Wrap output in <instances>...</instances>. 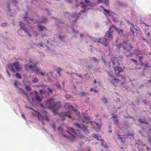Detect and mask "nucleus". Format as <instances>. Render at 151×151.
Returning <instances> with one entry per match:
<instances>
[{
  "label": "nucleus",
  "mask_w": 151,
  "mask_h": 151,
  "mask_svg": "<svg viewBox=\"0 0 151 151\" xmlns=\"http://www.w3.org/2000/svg\"><path fill=\"white\" fill-rule=\"evenodd\" d=\"M109 67H111L110 64L112 63V67L114 68L115 73L116 74V76L117 77H119L120 75L119 74L120 73L122 72L123 71L124 69L119 66H115V63L112 60H111L109 62Z\"/></svg>",
  "instance_id": "3"
},
{
  "label": "nucleus",
  "mask_w": 151,
  "mask_h": 151,
  "mask_svg": "<svg viewBox=\"0 0 151 151\" xmlns=\"http://www.w3.org/2000/svg\"><path fill=\"white\" fill-rule=\"evenodd\" d=\"M131 61L134 62L136 64V65H137V61L136 60L134 59H132L131 60Z\"/></svg>",
  "instance_id": "45"
},
{
  "label": "nucleus",
  "mask_w": 151,
  "mask_h": 151,
  "mask_svg": "<svg viewBox=\"0 0 151 151\" xmlns=\"http://www.w3.org/2000/svg\"><path fill=\"white\" fill-rule=\"evenodd\" d=\"M16 76L17 77L19 78V79H21L22 78V76L19 73H17L15 74Z\"/></svg>",
  "instance_id": "32"
},
{
  "label": "nucleus",
  "mask_w": 151,
  "mask_h": 151,
  "mask_svg": "<svg viewBox=\"0 0 151 151\" xmlns=\"http://www.w3.org/2000/svg\"><path fill=\"white\" fill-rule=\"evenodd\" d=\"M35 98L36 100H37V101L39 102H41L42 100V98L40 97L39 95V94L38 93V92L37 91H35Z\"/></svg>",
  "instance_id": "10"
},
{
  "label": "nucleus",
  "mask_w": 151,
  "mask_h": 151,
  "mask_svg": "<svg viewBox=\"0 0 151 151\" xmlns=\"http://www.w3.org/2000/svg\"><path fill=\"white\" fill-rule=\"evenodd\" d=\"M149 137L148 140L150 142V145L151 146V137H150V136H149Z\"/></svg>",
  "instance_id": "54"
},
{
  "label": "nucleus",
  "mask_w": 151,
  "mask_h": 151,
  "mask_svg": "<svg viewBox=\"0 0 151 151\" xmlns=\"http://www.w3.org/2000/svg\"><path fill=\"white\" fill-rule=\"evenodd\" d=\"M33 60L32 59H30L28 62H29V63H32V62H33Z\"/></svg>",
  "instance_id": "57"
},
{
  "label": "nucleus",
  "mask_w": 151,
  "mask_h": 151,
  "mask_svg": "<svg viewBox=\"0 0 151 151\" xmlns=\"http://www.w3.org/2000/svg\"><path fill=\"white\" fill-rule=\"evenodd\" d=\"M55 85L57 88L60 89L61 88V86L58 82H56V83L55 84Z\"/></svg>",
  "instance_id": "22"
},
{
  "label": "nucleus",
  "mask_w": 151,
  "mask_h": 151,
  "mask_svg": "<svg viewBox=\"0 0 151 151\" xmlns=\"http://www.w3.org/2000/svg\"><path fill=\"white\" fill-rule=\"evenodd\" d=\"M114 122L115 123H116V124H118V120L117 119H114Z\"/></svg>",
  "instance_id": "47"
},
{
  "label": "nucleus",
  "mask_w": 151,
  "mask_h": 151,
  "mask_svg": "<svg viewBox=\"0 0 151 151\" xmlns=\"http://www.w3.org/2000/svg\"><path fill=\"white\" fill-rule=\"evenodd\" d=\"M32 81L34 83H36L38 82V79L37 78L35 77L33 79Z\"/></svg>",
  "instance_id": "23"
},
{
  "label": "nucleus",
  "mask_w": 151,
  "mask_h": 151,
  "mask_svg": "<svg viewBox=\"0 0 151 151\" xmlns=\"http://www.w3.org/2000/svg\"><path fill=\"white\" fill-rule=\"evenodd\" d=\"M7 24L6 23H3L1 24V26L2 27H5L6 26Z\"/></svg>",
  "instance_id": "44"
},
{
  "label": "nucleus",
  "mask_w": 151,
  "mask_h": 151,
  "mask_svg": "<svg viewBox=\"0 0 151 151\" xmlns=\"http://www.w3.org/2000/svg\"><path fill=\"white\" fill-rule=\"evenodd\" d=\"M74 74H75L77 76H78L79 78H82V76L81 75H78V74H77V73H74Z\"/></svg>",
  "instance_id": "46"
},
{
  "label": "nucleus",
  "mask_w": 151,
  "mask_h": 151,
  "mask_svg": "<svg viewBox=\"0 0 151 151\" xmlns=\"http://www.w3.org/2000/svg\"><path fill=\"white\" fill-rule=\"evenodd\" d=\"M146 149L147 150V151H149V150L150 149V148L148 147H146Z\"/></svg>",
  "instance_id": "64"
},
{
  "label": "nucleus",
  "mask_w": 151,
  "mask_h": 151,
  "mask_svg": "<svg viewBox=\"0 0 151 151\" xmlns=\"http://www.w3.org/2000/svg\"><path fill=\"white\" fill-rule=\"evenodd\" d=\"M24 97H25V98L26 99L27 101L29 103H30L31 100L29 98L28 95L27 94V95H26L25 96H24Z\"/></svg>",
  "instance_id": "20"
},
{
  "label": "nucleus",
  "mask_w": 151,
  "mask_h": 151,
  "mask_svg": "<svg viewBox=\"0 0 151 151\" xmlns=\"http://www.w3.org/2000/svg\"><path fill=\"white\" fill-rule=\"evenodd\" d=\"M21 116L24 119H25V120H26L25 116L24 115V114H22L21 115Z\"/></svg>",
  "instance_id": "56"
},
{
  "label": "nucleus",
  "mask_w": 151,
  "mask_h": 151,
  "mask_svg": "<svg viewBox=\"0 0 151 151\" xmlns=\"http://www.w3.org/2000/svg\"><path fill=\"white\" fill-rule=\"evenodd\" d=\"M6 72L9 76V77H10V74L7 69H6Z\"/></svg>",
  "instance_id": "52"
},
{
  "label": "nucleus",
  "mask_w": 151,
  "mask_h": 151,
  "mask_svg": "<svg viewBox=\"0 0 151 151\" xmlns=\"http://www.w3.org/2000/svg\"><path fill=\"white\" fill-rule=\"evenodd\" d=\"M129 47L130 48H133V47L131 44H129Z\"/></svg>",
  "instance_id": "59"
},
{
  "label": "nucleus",
  "mask_w": 151,
  "mask_h": 151,
  "mask_svg": "<svg viewBox=\"0 0 151 151\" xmlns=\"http://www.w3.org/2000/svg\"><path fill=\"white\" fill-rule=\"evenodd\" d=\"M32 109V110H33L35 112V113L36 114H37V116H38V119H40V118H39V115H40V113H39V112H38L37 111H35V110H34L32 108H31L30 109Z\"/></svg>",
  "instance_id": "30"
},
{
  "label": "nucleus",
  "mask_w": 151,
  "mask_h": 151,
  "mask_svg": "<svg viewBox=\"0 0 151 151\" xmlns=\"http://www.w3.org/2000/svg\"><path fill=\"white\" fill-rule=\"evenodd\" d=\"M85 93L84 92H81V95L82 96H83L85 95Z\"/></svg>",
  "instance_id": "58"
},
{
  "label": "nucleus",
  "mask_w": 151,
  "mask_h": 151,
  "mask_svg": "<svg viewBox=\"0 0 151 151\" xmlns=\"http://www.w3.org/2000/svg\"><path fill=\"white\" fill-rule=\"evenodd\" d=\"M46 107L45 108L50 109L52 110V112L56 114L57 113L58 110L60 107V103L56 102L55 103L54 100L52 99L48 100L45 103Z\"/></svg>",
  "instance_id": "2"
},
{
  "label": "nucleus",
  "mask_w": 151,
  "mask_h": 151,
  "mask_svg": "<svg viewBox=\"0 0 151 151\" xmlns=\"http://www.w3.org/2000/svg\"><path fill=\"white\" fill-rule=\"evenodd\" d=\"M142 57H139V61L140 62H141V61H142L141 59H142Z\"/></svg>",
  "instance_id": "62"
},
{
  "label": "nucleus",
  "mask_w": 151,
  "mask_h": 151,
  "mask_svg": "<svg viewBox=\"0 0 151 151\" xmlns=\"http://www.w3.org/2000/svg\"><path fill=\"white\" fill-rule=\"evenodd\" d=\"M112 35L111 34V32L108 31L106 33L104 37L106 38L108 40H112L113 39Z\"/></svg>",
  "instance_id": "7"
},
{
  "label": "nucleus",
  "mask_w": 151,
  "mask_h": 151,
  "mask_svg": "<svg viewBox=\"0 0 151 151\" xmlns=\"http://www.w3.org/2000/svg\"><path fill=\"white\" fill-rule=\"evenodd\" d=\"M102 101H103L105 103L107 104V99L105 98H104L102 100Z\"/></svg>",
  "instance_id": "36"
},
{
  "label": "nucleus",
  "mask_w": 151,
  "mask_h": 151,
  "mask_svg": "<svg viewBox=\"0 0 151 151\" xmlns=\"http://www.w3.org/2000/svg\"><path fill=\"white\" fill-rule=\"evenodd\" d=\"M40 68H37L36 69H34L33 71H34L36 74H39L40 72Z\"/></svg>",
  "instance_id": "18"
},
{
  "label": "nucleus",
  "mask_w": 151,
  "mask_h": 151,
  "mask_svg": "<svg viewBox=\"0 0 151 151\" xmlns=\"http://www.w3.org/2000/svg\"><path fill=\"white\" fill-rule=\"evenodd\" d=\"M81 5V8H86V5L84 4L83 2H81L80 4H77L76 6V7H77L78 6V5Z\"/></svg>",
  "instance_id": "15"
},
{
  "label": "nucleus",
  "mask_w": 151,
  "mask_h": 151,
  "mask_svg": "<svg viewBox=\"0 0 151 151\" xmlns=\"http://www.w3.org/2000/svg\"><path fill=\"white\" fill-rule=\"evenodd\" d=\"M67 100L71 99H73V97L70 95H66L65 96Z\"/></svg>",
  "instance_id": "25"
},
{
  "label": "nucleus",
  "mask_w": 151,
  "mask_h": 151,
  "mask_svg": "<svg viewBox=\"0 0 151 151\" xmlns=\"http://www.w3.org/2000/svg\"><path fill=\"white\" fill-rule=\"evenodd\" d=\"M7 67L13 73H14L15 72V69H16L17 72L19 71L20 69L18 62L14 63L12 64H9Z\"/></svg>",
  "instance_id": "4"
},
{
  "label": "nucleus",
  "mask_w": 151,
  "mask_h": 151,
  "mask_svg": "<svg viewBox=\"0 0 151 151\" xmlns=\"http://www.w3.org/2000/svg\"><path fill=\"white\" fill-rule=\"evenodd\" d=\"M67 132L70 134L67 136L66 135H63V136L67 139V140L73 142L75 141L76 138H84L85 136L80 134V132L76 131L72 128H69Z\"/></svg>",
  "instance_id": "1"
},
{
  "label": "nucleus",
  "mask_w": 151,
  "mask_h": 151,
  "mask_svg": "<svg viewBox=\"0 0 151 151\" xmlns=\"http://www.w3.org/2000/svg\"><path fill=\"white\" fill-rule=\"evenodd\" d=\"M19 24H20V25L21 28L23 30H24V31L26 33H27V35H28L29 37H31V35L30 34V33L28 31H27L26 30L25 24H24L23 23H22L21 22H19Z\"/></svg>",
  "instance_id": "6"
},
{
  "label": "nucleus",
  "mask_w": 151,
  "mask_h": 151,
  "mask_svg": "<svg viewBox=\"0 0 151 151\" xmlns=\"http://www.w3.org/2000/svg\"><path fill=\"white\" fill-rule=\"evenodd\" d=\"M80 14H79L75 13L73 15V17H76V20L78 19V17L80 16Z\"/></svg>",
  "instance_id": "28"
},
{
  "label": "nucleus",
  "mask_w": 151,
  "mask_h": 151,
  "mask_svg": "<svg viewBox=\"0 0 151 151\" xmlns=\"http://www.w3.org/2000/svg\"><path fill=\"white\" fill-rule=\"evenodd\" d=\"M108 40L104 37L103 39L102 42L101 43L104 45L105 46H106L108 45V42L107 41Z\"/></svg>",
  "instance_id": "14"
},
{
  "label": "nucleus",
  "mask_w": 151,
  "mask_h": 151,
  "mask_svg": "<svg viewBox=\"0 0 151 151\" xmlns=\"http://www.w3.org/2000/svg\"><path fill=\"white\" fill-rule=\"evenodd\" d=\"M93 91L95 92H99V91L98 90H96V89H93Z\"/></svg>",
  "instance_id": "63"
},
{
  "label": "nucleus",
  "mask_w": 151,
  "mask_h": 151,
  "mask_svg": "<svg viewBox=\"0 0 151 151\" xmlns=\"http://www.w3.org/2000/svg\"><path fill=\"white\" fill-rule=\"evenodd\" d=\"M117 135H118V139H122V138L121 137H120V135L119 134H117Z\"/></svg>",
  "instance_id": "55"
},
{
  "label": "nucleus",
  "mask_w": 151,
  "mask_h": 151,
  "mask_svg": "<svg viewBox=\"0 0 151 151\" xmlns=\"http://www.w3.org/2000/svg\"><path fill=\"white\" fill-rule=\"evenodd\" d=\"M38 62H37L34 64V65H30L29 66V68L31 69L32 70H33L34 69H36L37 68V64L38 63Z\"/></svg>",
  "instance_id": "12"
},
{
  "label": "nucleus",
  "mask_w": 151,
  "mask_h": 151,
  "mask_svg": "<svg viewBox=\"0 0 151 151\" xmlns=\"http://www.w3.org/2000/svg\"><path fill=\"white\" fill-rule=\"evenodd\" d=\"M108 74L109 77L113 79V80L111 79L110 80V82L115 86H116L117 85V83L119 82V80L116 78H114L113 75L110 74L109 72H108Z\"/></svg>",
  "instance_id": "5"
},
{
  "label": "nucleus",
  "mask_w": 151,
  "mask_h": 151,
  "mask_svg": "<svg viewBox=\"0 0 151 151\" xmlns=\"http://www.w3.org/2000/svg\"><path fill=\"white\" fill-rule=\"evenodd\" d=\"M38 91H39V92H40L41 93H42L43 91V90H41V89L39 90Z\"/></svg>",
  "instance_id": "60"
},
{
  "label": "nucleus",
  "mask_w": 151,
  "mask_h": 151,
  "mask_svg": "<svg viewBox=\"0 0 151 151\" xmlns=\"http://www.w3.org/2000/svg\"><path fill=\"white\" fill-rule=\"evenodd\" d=\"M75 125L77 127H79L80 128L81 127L80 126L78 123H75Z\"/></svg>",
  "instance_id": "48"
},
{
  "label": "nucleus",
  "mask_w": 151,
  "mask_h": 151,
  "mask_svg": "<svg viewBox=\"0 0 151 151\" xmlns=\"http://www.w3.org/2000/svg\"><path fill=\"white\" fill-rule=\"evenodd\" d=\"M134 52L136 53V52H137V54H139L140 53V52L139 50L137 49L136 50L134 51Z\"/></svg>",
  "instance_id": "41"
},
{
  "label": "nucleus",
  "mask_w": 151,
  "mask_h": 151,
  "mask_svg": "<svg viewBox=\"0 0 151 151\" xmlns=\"http://www.w3.org/2000/svg\"><path fill=\"white\" fill-rule=\"evenodd\" d=\"M37 27L39 29V31H42L43 30L47 29L44 26L37 25Z\"/></svg>",
  "instance_id": "16"
},
{
  "label": "nucleus",
  "mask_w": 151,
  "mask_h": 151,
  "mask_svg": "<svg viewBox=\"0 0 151 151\" xmlns=\"http://www.w3.org/2000/svg\"><path fill=\"white\" fill-rule=\"evenodd\" d=\"M47 21V19L45 17H43L42 19V21H41L42 23H45Z\"/></svg>",
  "instance_id": "24"
},
{
  "label": "nucleus",
  "mask_w": 151,
  "mask_h": 151,
  "mask_svg": "<svg viewBox=\"0 0 151 151\" xmlns=\"http://www.w3.org/2000/svg\"><path fill=\"white\" fill-rule=\"evenodd\" d=\"M58 37L61 40H63L64 38V37L61 35H59Z\"/></svg>",
  "instance_id": "49"
},
{
  "label": "nucleus",
  "mask_w": 151,
  "mask_h": 151,
  "mask_svg": "<svg viewBox=\"0 0 151 151\" xmlns=\"http://www.w3.org/2000/svg\"><path fill=\"white\" fill-rule=\"evenodd\" d=\"M25 88L27 91H30L32 89L30 86H27V85L25 86Z\"/></svg>",
  "instance_id": "19"
},
{
  "label": "nucleus",
  "mask_w": 151,
  "mask_h": 151,
  "mask_svg": "<svg viewBox=\"0 0 151 151\" xmlns=\"http://www.w3.org/2000/svg\"><path fill=\"white\" fill-rule=\"evenodd\" d=\"M104 3L106 5L108 6L109 4V1L108 0H105Z\"/></svg>",
  "instance_id": "34"
},
{
  "label": "nucleus",
  "mask_w": 151,
  "mask_h": 151,
  "mask_svg": "<svg viewBox=\"0 0 151 151\" xmlns=\"http://www.w3.org/2000/svg\"><path fill=\"white\" fill-rule=\"evenodd\" d=\"M34 34L36 36H37L38 35V33L36 31H34Z\"/></svg>",
  "instance_id": "53"
},
{
  "label": "nucleus",
  "mask_w": 151,
  "mask_h": 151,
  "mask_svg": "<svg viewBox=\"0 0 151 151\" xmlns=\"http://www.w3.org/2000/svg\"><path fill=\"white\" fill-rule=\"evenodd\" d=\"M116 31L118 32L119 34L120 33L122 32L123 31L121 29H120L118 28H116Z\"/></svg>",
  "instance_id": "31"
},
{
  "label": "nucleus",
  "mask_w": 151,
  "mask_h": 151,
  "mask_svg": "<svg viewBox=\"0 0 151 151\" xmlns=\"http://www.w3.org/2000/svg\"><path fill=\"white\" fill-rule=\"evenodd\" d=\"M103 147L104 148H108V146L107 144H105V145H104L103 146Z\"/></svg>",
  "instance_id": "51"
},
{
  "label": "nucleus",
  "mask_w": 151,
  "mask_h": 151,
  "mask_svg": "<svg viewBox=\"0 0 151 151\" xmlns=\"http://www.w3.org/2000/svg\"><path fill=\"white\" fill-rule=\"evenodd\" d=\"M128 42V40H127L126 41H124L123 42L122 44H119L118 45V49H120L122 47L123 48L124 50H126L127 49V48L126 47L123 46V44H127V42Z\"/></svg>",
  "instance_id": "9"
},
{
  "label": "nucleus",
  "mask_w": 151,
  "mask_h": 151,
  "mask_svg": "<svg viewBox=\"0 0 151 151\" xmlns=\"http://www.w3.org/2000/svg\"><path fill=\"white\" fill-rule=\"evenodd\" d=\"M60 115L61 116H68L69 118H71V116L70 114L66 112H61L60 114Z\"/></svg>",
  "instance_id": "11"
},
{
  "label": "nucleus",
  "mask_w": 151,
  "mask_h": 151,
  "mask_svg": "<svg viewBox=\"0 0 151 151\" xmlns=\"http://www.w3.org/2000/svg\"><path fill=\"white\" fill-rule=\"evenodd\" d=\"M68 109H71L73 110H74V108L72 105H70L69 106V107Z\"/></svg>",
  "instance_id": "42"
},
{
  "label": "nucleus",
  "mask_w": 151,
  "mask_h": 151,
  "mask_svg": "<svg viewBox=\"0 0 151 151\" xmlns=\"http://www.w3.org/2000/svg\"><path fill=\"white\" fill-rule=\"evenodd\" d=\"M18 84V83L17 81H15L14 82V85L17 88H18L17 86Z\"/></svg>",
  "instance_id": "37"
},
{
  "label": "nucleus",
  "mask_w": 151,
  "mask_h": 151,
  "mask_svg": "<svg viewBox=\"0 0 151 151\" xmlns=\"http://www.w3.org/2000/svg\"><path fill=\"white\" fill-rule=\"evenodd\" d=\"M61 70L62 69L60 68H58L57 70V73L59 76H60V72L61 71Z\"/></svg>",
  "instance_id": "26"
},
{
  "label": "nucleus",
  "mask_w": 151,
  "mask_h": 151,
  "mask_svg": "<svg viewBox=\"0 0 151 151\" xmlns=\"http://www.w3.org/2000/svg\"><path fill=\"white\" fill-rule=\"evenodd\" d=\"M69 106V105L68 104H66L64 106V107L65 109H68Z\"/></svg>",
  "instance_id": "40"
},
{
  "label": "nucleus",
  "mask_w": 151,
  "mask_h": 151,
  "mask_svg": "<svg viewBox=\"0 0 151 151\" xmlns=\"http://www.w3.org/2000/svg\"><path fill=\"white\" fill-rule=\"evenodd\" d=\"M85 3L87 4V5L89 6H93V4L91 3L88 0H85Z\"/></svg>",
  "instance_id": "17"
},
{
  "label": "nucleus",
  "mask_w": 151,
  "mask_h": 151,
  "mask_svg": "<svg viewBox=\"0 0 151 151\" xmlns=\"http://www.w3.org/2000/svg\"><path fill=\"white\" fill-rule=\"evenodd\" d=\"M92 59L93 61H95V62H97V63H99V60H98L96 58L94 57H92Z\"/></svg>",
  "instance_id": "35"
},
{
  "label": "nucleus",
  "mask_w": 151,
  "mask_h": 151,
  "mask_svg": "<svg viewBox=\"0 0 151 151\" xmlns=\"http://www.w3.org/2000/svg\"><path fill=\"white\" fill-rule=\"evenodd\" d=\"M45 74H46L45 72H40L39 74L41 76L43 77L45 75Z\"/></svg>",
  "instance_id": "33"
},
{
  "label": "nucleus",
  "mask_w": 151,
  "mask_h": 151,
  "mask_svg": "<svg viewBox=\"0 0 151 151\" xmlns=\"http://www.w3.org/2000/svg\"><path fill=\"white\" fill-rule=\"evenodd\" d=\"M93 136L95 139H96L97 140H99V138L98 136V135L96 134H93Z\"/></svg>",
  "instance_id": "29"
},
{
  "label": "nucleus",
  "mask_w": 151,
  "mask_h": 151,
  "mask_svg": "<svg viewBox=\"0 0 151 151\" xmlns=\"http://www.w3.org/2000/svg\"><path fill=\"white\" fill-rule=\"evenodd\" d=\"M103 11L104 12H106L108 14V15L109 16H111L110 12L109 10L105 9H103Z\"/></svg>",
  "instance_id": "21"
},
{
  "label": "nucleus",
  "mask_w": 151,
  "mask_h": 151,
  "mask_svg": "<svg viewBox=\"0 0 151 151\" xmlns=\"http://www.w3.org/2000/svg\"><path fill=\"white\" fill-rule=\"evenodd\" d=\"M51 126L54 129H55L56 128V125L55 123H54L52 124Z\"/></svg>",
  "instance_id": "38"
},
{
  "label": "nucleus",
  "mask_w": 151,
  "mask_h": 151,
  "mask_svg": "<svg viewBox=\"0 0 151 151\" xmlns=\"http://www.w3.org/2000/svg\"><path fill=\"white\" fill-rule=\"evenodd\" d=\"M131 26L132 27L130 28V30L133 33V34H134V31L132 30V28H134V25L133 23H131Z\"/></svg>",
  "instance_id": "27"
},
{
  "label": "nucleus",
  "mask_w": 151,
  "mask_h": 151,
  "mask_svg": "<svg viewBox=\"0 0 151 151\" xmlns=\"http://www.w3.org/2000/svg\"><path fill=\"white\" fill-rule=\"evenodd\" d=\"M121 76L122 78L124 80L126 81L125 78V77L123 76L122 75Z\"/></svg>",
  "instance_id": "61"
},
{
  "label": "nucleus",
  "mask_w": 151,
  "mask_h": 151,
  "mask_svg": "<svg viewBox=\"0 0 151 151\" xmlns=\"http://www.w3.org/2000/svg\"><path fill=\"white\" fill-rule=\"evenodd\" d=\"M43 119H45L47 121H48L49 120V117L47 116H45L43 117Z\"/></svg>",
  "instance_id": "39"
},
{
  "label": "nucleus",
  "mask_w": 151,
  "mask_h": 151,
  "mask_svg": "<svg viewBox=\"0 0 151 151\" xmlns=\"http://www.w3.org/2000/svg\"><path fill=\"white\" fill-rule=\"evenodd\" d=\"M43 43L42 42H41L40 43H38L37 45L38 46L39 45H40L41 47H43Z\"/></svg>",
  "instance_id": "43"
},
{
  "label": "nucleus",
  "mask_w": 151,
  "mask_h": 151,
  "mask_svg": "<svg viewBox=\"0 0 151 151\" xmlns=\"http://www.w3.org/2000/svg\"><path fill=\"white\" fill-rule=\"evenodd\" d=\"M17 91L19 93L22 94L23 96L27 94L24 89L19 88H17Z\"/></svg>",
  "instance_id": "8"
},
{
  "label": "nucleus",
  "mask_w": 151,
  "mask_h": 151,
  "mask_svg": "<svg viewBox=\"0 0 151 151\" xmlns=\"http://www.w3.org/2000/svg\"><path fill=\"white\" fill-rule=\"evenodd\" d=\"M138 121L141 123L145 124H149V122L145 119H142V118H139L138 119Z\"/></svg>",
  "instance_id": "13"
},
{
  "label": "nucleus",
  "mask_w": 151,
  "mask_h": 151,
  "mask_svg": "<svg viewBox=\"0 0 151 151\" xmlns=\"http://www.w3.org/2000/svg\"><path fill=\"white\" fill-rule=\"evenodd\" d=\"M72 32L73 33H78V31H75L74 29H73L72 30Z\"/></svg>",
  "instance_id": "50"
}]
</instances>
